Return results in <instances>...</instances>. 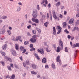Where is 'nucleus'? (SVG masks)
<instances>
[{"instance_id": "obj_1", "label": "nucleus", "mask_w": 79, "mask_h": 79, "mask_svg": "<svg viewBox=\"0 0 79 79\" xmlns=\"http://www.w3.org/2000/svg\"><path fill=\"white\" fill-rule=\"evenodd\" d=\"M59 42L60 46V47L61 48H60L59 46L57 48V49L56 50V52H60L61 48L63 49V42L61 41V40H60L59 41Z\"/></svg>"}, {"instance_id": "obj_2", "label": "nucleus", "mask_w": 79, "mask_h": 79, "mask_svg": "<svg viewBox=\"0 0 79 79\" xmlns=\"http://www.w3.org/2000/svg\"><path fill=\"white\" fill-rule=\"evenodd\" d=\"M12 40L16 42V41H18L19 40L20 42H22V40H21V37L20 36H17L16 37V39L15 38V37H13V38L12 39Z\"/></svg>"}, {"instance_id": "obj_3", "label": "nucleus", "mask_w": 79, "mask_h": 79, "mask_svg": "<svg viewBox=\"0 0 79 79\" xmlns=\"http://www.w3.org/2000/svg\"><path fill=\"white\" fill-rule=\"evenodd\" d=\"M34 18H37L38 15L37 13V10H34L32 14Z\"/></svg>"}, {"instance_id": "obj_4", "label": "nucleus", "mask_w": 79, "mask_h": 79, "mask_svg": "<svg viewBox=\"0 0 79 79\" xmlns=\"http://www.w3.org/2000/svg\"><path fill=\"white\" fill-rule=\"evenodd\" d=\"M56 29H58V32L57 33V34H59L61 32V30L62 28L61 27L57 26L56 27Z\"/></svg>"}, {"instance_id": "obj_5", "label": "nucleus", "mask_w": 79, "mask_h": 79, "mask_svg": "<svg viewBox=\"0 0 79 79\" xmlns=\"http://www.w3.org/2000/svg\"><path fill=\"white\" fill-rule=\"evenodd\" d=\"M10 52L13 56H16V51H15L13 49H11L10 50Z\"/></svg>"}, {"instance_id": "obj_6", "label": "nucleus", "mask_w": 79, "mask_h": 79, "mask_svg": "<svg viewBox=\"0 0 79 79\" xmlns=\"http://www.w3.org/2000/svg\"><path fill=\"white\" fill-rule=\"evenodd\" d=\"M31 20L33 22H35V23H39V21L37 19H35L34 18H32Z\"/></svg>"}, {"instance_id": "obj_7", "label": "nucleus", "mask_w": 79, "mask_h": 79, "mask_svg": "<svg viewBox=\"0 0 79 79\" xmlns=\"http://www.w3.org/2000/svg\"><path fill=\"white\" fill-rule=\"evenodd\" d=\"M56 61L57 62H59V63L61 64V60H60V56H58L56 58Z\"/></svg>"}, {"instance_id": "obj_8", "label": "nucleus", "mask_w": 79, "mask_h": 79, "mask_svg": "<svg viewBox=\"0 0 79 79\" xmlns=\"http://www.w3.org/2000/svg\"><path fill=\"white\" fill-rule=\"evenodd\" d=\"M37 51L39 53H40L42 55H44V52L43 51V49H41V50L38 49Z\"/></svg>"}, {"instance_id": "obj_9", "label": "nucleus", "mask_w": 79, "mask_h": 79, "mask_svg": "<svg viewBox=\"0 0 79 79\" xmlns=\"http://www.w3.org/2000/svg\"><path fill=\"white\" fill-rule=\"evenodd\" d=\"M53 16L55 19H57V21H60V17H57L56 15H53Z\"/></svg>"}, {"instance_id": "obj_10", "label": "nucleus", "mask_w": 79, "mask_h": 79, "mask_svg": "<svg viewBox=\"0 0 79 79\" xmlns=\"http://www.w3.org/2000/svg\"><path fill=\"white\" fill-rule=\"evenodd\" d=\"M30 41L32 42V43H35L36 42V40L35 38H31L30 39Z\"/></svg>"}, {"instance_id": "obj_11", "label": "nucleus", "mask_w": 79, "mask_h": 79, "mask_svg": "<svg viewBox=\"0 0 79 79\" xmlns=\"http://www.w3.org/2000/svg\"><path fill=\"white\" fill-rule=\"evenodd\" d=\"M42 62L43 63H47V58L44 57L42 60Z\"/></svg>"}, {"instance_id": "obj_12", "label": "nucleus", "mask_w": 79, "mask_h": 79, "mask_svg": "<svg viewBox=\"0 0 79 79\" xmlns=\"http://www.w3.org/2000/svg\"><path fill=\"white\" fill-rule=\"evenodd\" d=\"M7 44H6L2 46V48L3 49V50H5L6 49V48H7Z\"/></svg>"}, {"instance_id": "obj_13", "label": "nucleus", "mask_w": 79, "mask_h": 79, "mask_svg": "<svg viewBox=\"0 0 79 79\" xmlns=\"http://www.w3.org/2000/svg\"><path fill=\"white\" fill-rule=\"evenodd\" d=\"M53 34H54V35H55L56 34V28H55V27H54L53 28Z\"/></svg>"}, {"instance_id": "obj_14", "label": "nucleus", "mask_w": 79, "mask_h": 79, "mask_svg": "<svg viewBox=\"0 0 79 79\" xmlns=\"http://www.w3.org/2000/svg\"><path fill=\"white\" fill-rule=\"evenodd\" d=\"M73 21H74V19H71L69 20V24H73Z\"/></svg>"}, {"instance_id": "obj_15", "label": "nucleus", "mask_w": 79, "mask_h": 79, "mask_svg": "<svg viewBox=\"0 0 79 79\" xmlns=\"http://www.w3.org/2000/svg\"><path fill=\"white\" fill-rule=\"evenodd\" d=\"M31 66L32 68L33 69H35L37 68V66L35 65L34 64H32Z\"/></svg>"}, {"instance_id": "obj_16", "label": "nucleus", "mask_w": 79, "mask_h": 79, "mask_svg": "<svg viewBox=\"0 0 79 79\" xmlns=\"http://www.w3.org/2000/svg\"><path fill=\"white\" fill-rule=\"evenodd\" d=\"M5 32V29H3L2 30H1L0 33V34H4Z\"/></svg>"}, {"instance_id": "obj_17", "label": "nucleus", "mask_w": 79, "mask_h": 79, "mask_svg": "<svg viewBox=\"0 0 79 79\" xmlns=\"http://www.w3.org/2000/svg\"><path fill=\"white\" fill-rule=\"evenodd\" d=\"M66 22H65L63 23V28H65V27H66Z\"/></svg>"}, {"instance_id": "obj_18", "label": "nucleus", "mask_w": 79, "mask_h": 79, "mask_svg": "<svg viewBox=\"0 0 79 79\" xmlns=\"http://www.w3.org/2000/svg\"><path fill=\"white\" fill-rule=\"evenodd\" d=\"M15 48L17 50H19V45H18V44H16L15 45Z\"/></svg>"}, {"instance_id": "obj_19", "label": "nucleus", "mask_w": 79, "mask_h": 79, "mask_svg": "<svg viewBox=\"0 0 79 79\" xmlns=\"http://www.w3.org/2000/svg\"><path fill=\"white\" fill-rule=\"evenodd\" d=\"M35 56H36V58L38 60H40V58L38 56V55H37V54H35Z\"/></svg>"}, {"instance_id": "obj_20", "label": "nucleus", "mask_w": 79, "mask_h": 79, "mask_svg": "<svg viewBox=\"0 0 79 79\" xmlns=\"http://www.w3.org/2000/svg\"><path fill=\"white\" fill-rule=\"evenodd\" d=\"M15 78V75L12 74L10 77V79H14Z\"/></svg>"}, {"instance_id": "obj_21", "label": "nucleus", "mask_w": 79, "mask_h": 79, "mask_svg": "<svg viewBox=\"0 0 79 79\" xmlns=\"http://www.w3.org/2000/svg\"><path fill=\"white\" fill-rule=\"evenodd\" d=\"M1 53L2 56H5V55H6V54H5V52H3L2 51H1Z\"/></svg>"}, {"instance_id": "obj_22", "label": "nucleus", "mask_w": 79, "mask_h": 79, "mask_svg": "<svg viewBox=\"0 0 79 79\" xmlns=\"http://www.w3.org/2000/svg\"><path fill=\"white\" fill-rule=\"evenodd\" d=\"M11 68V67L9 66H7V68L8 70H9V71H11L12 70Z\"/></svg>"}, {"instance_id": "obj_23", "label": "nucleus", "mask_w": 79, "mask_h": 79, "mask_svg": "<svg viewBox=\"0 0 79 79\" xmlns=\"http://www.w3.org/2000/svg\"><path fill=\"white\" fill-rule=\"evenodd\" d=\"M60 4H61L60 2H59L56 4V6H59V5H60Z\"/></svg>"}, {"instance_id": "obj_24", "label": "nucleus", "mask_w": 79, "mask_h": 79, "mask_svg": "<svg viewBox=\"0 0 79 79\" xmlns=\"http://www.w3.org/2000/svg\"><path fill=\"white\" fill-rule=\"evenodd\" d=\"M46 50L47 51V52H50L51 51L50 49H49V48H46Z\"/></svg>"}, {"instance_id": "obj_25", "label": "nucleus", "mask_w": 79, "mask_h": 79, "mask_svg": "<svg viewBox=\"0 0 79 79\" xmlns=\"http://www.w3.org/2000/svg\"><path fill=\"white\" fill-rule=\"evenodd\" d=\"M0 63L2 64V66H5V62L2 61H0Z\"/></svg>"}, {"instance_id": "obj_26", "label": "nucleus", "mask_w": 79, "mask_h": 79, "mask_svg": "<svg viewBox=\"0 0 79 79\" xmlns=\"http://www.w3.org/2000/svg\"><path fill=\"white\" fill-rule=\"evenodd\" d=\"M36 30L37 31H38L39 33H40L41 32V30L39 28H37Z\"/></svg>"}, {"instance_id": "obj_27", "label": "nucleus", "mask_w": 79, "mask_h": 79, "mask_svg": "<svg viewBox=\"0 0 79 79\" xmlns=\"http://www.w3.org/2000/svg\"><path fill=\"white\" fill-rule=\"evenodd\" d=\"M44 26L45 27H47L48 26V22H46L44 23Z\"/></svg>"}, {"instance_id": "obj_28", "label": "nucleus", "mask_w": 79, "mask_h": 79, "mask_svg": "<svg viewBox=\"0 0 79 79\" xmlns=\"http://www.w3.org/2000/svg\"><path fill=\"white\" fill-rule=\"evenodd\" d=\"M31 73L32 74H37V73L35 72L34 71H32L31 72Z\"/></svg>"}, {"instance_id": "obj_29", "label": "nucleus", "mask_w": 79, "mask_h": 79, "mask_svg": "<svg viewBox=\"0 0 79 79\" xmlns=\"http://www.w3.org/2000/svg\"><path fill=\"white\" fill-rule=\"evenodd\" d=\"M32 32L33 34H36V31L35 30H33L32 31Z\"/></svg>"}, {"instance_id": "obj_30", "label": "nucleus", "mask_w": 79, "mask_h": 79, "mask_svg": "<svg viewBox=\"0 0 79 79\" xmlns=\"http://www.w3.org/2000/svg\"><path fill=\"white\" fill-rule=\"evenodd\" d=\"M77 13L78 14H77L76 15V16L77 18H79V10L77 12Z\"/></svg>"}, {"instance_id": "obj_31", "label": "nucleus", "mask_w": 79, "mask_h": 79, "mask_svg": "<svg viewBox=\"0 0 79 79\" xmlns=\"http://www.w3.org/2000/svg\"><path fill=\"white\" fill-rule=\"evenodd\" d=\"M29 44V42H28L27 41H26L24 43V44L25 45H27V44Z\"/></svg>"}, {"instance_id": "obj_32", "label": "nucleus", "mask_w": 79, "mask_h": 79, "mask_svg": "<svg viewBox=\"0 0 79 79\" xmlns=\"http://www.w3.org/2000/svg\"><path fill=\"white\" fill-rule=\"evenodd\" d=\"M52 66L53 69H55V68H56L55 67V64H52Z\"/></svg>"}, {"instance_id": "obj_33", "label": "nucleus", "mask_w": 79, "mask_h": 79, "mask_svg": "<svg viewBox=\"0 0 79 79\" xmlns=\"http://www.w3.org/2000/svg\"><path fill=\"white\" fill-rule=\"evenodd\" d=\"M26 63L27 64H29V60H27L26 61Z\"/></svg>"}, {"instance_id": "obj_34", "label": "nucleus", "mask_w": 79, "mask_h": 79, "mask_svg": "<svg viewBox=\"0 0 79 79\" xmlns=\"http://www.w3.org/2000/svg\"><path fill=\"white\" fill-rule=\"evenodd\" d=\"M76 25H79V20H77V22H76Z\"/></svg>"}, {"instance_id": "obj_35", "label": "nucleus", "mask_w": 79, "mask_h": 79, "mask_svg": "<svg viewBox=\"0 0 79 79\" xmlns=\"http://www.w3.org/2000/svg\"><path fill=\"white\" fill-rule=\"evenodd\" d=\"M45 68L47 69H48V68H49V67H48V65L47 64H46L45 65Z\"/></svg>"}, {"instance_id": "obj_36", "label": "nucleus", "mask_w": 79, "mask_h": 79, "mask_svg": "<svg viewBox=\"0 0 79 79\" xmlns=\"http://www.w3.org/2000/svg\"><path fill=\"white\" fill-rule=\"evenodd\" d=\"M65 52H68V48L66 47L65 48Z\"/></svg>"}, {"instance_id": "obj_37", "label": "nucleus", "mask_w": 79, "mask_h": 79, "mask_svg": "<svg viewBox=\"0 0 79 79\" xmlns=\"http://www.w3.org/2000/svg\"><path fill=\"white\" fill-rule=\"evenodd\" d=\"M7 32L8 33V34L9 35H10V34H11V31H10L8 30Z\"/></svg>"}, {"instance_id": "obj_38", "label": "nucleus", "mask_w": 79, "mask_h": 79, "mask_svg": "<svg viewBox=\"0 0 79 79\" xmlns=\"http://www.w3.org/2000/svg\"><path fill=\"white\" fill-rule=\"evenodd\" d=\"M64 31L65 32H66L67 33V34H69V31L67 30V29H65Z\"/></svg>"}, {"instance_id": "obj_39", "label": "nucleus", "mask_w": 79, "mask_h": 79, "mask_svg": "<svg viewBox=\"0 0 79 79\" xmlns=\"http://www.w3.org/2000/svg\"><path fill=\"white\" fill-rule=\"evenodd\" d=\"M9 61H10V62H12V60H11V59L10 58H8V59H7Z\"/></svg>"}, {"instance_id": "obj_40", "label": "nucleus", "mask_w": 79, "mask_h": 79, "mask_svg": "<svg viewBox=\"0 0 79 79\" xmlns=\"http://www.w3.org/2000/svg\"><path fill=\"white\" fill-rule=\"evenodd\" d=\"M20 49L21 50H23V49H24V48L22 46H21L20 47Z\"/></svg>"}, {"instance_id": "obj_41", "label": "nucleus", "mask_w": 79, "mask_h": 79, "mask_svg": "<svg viewBox=\"0 0 79 79\" xmlns=\"http://www.w3.org/2000/svg\"><path fill=\"white\" fill-rule=\"evenodd\" d=\"M33 47L34 46H33V44H30V48H33Z\"/></svg>"}, {"instance_id": "obj_42", "label": "nucleus", "mask_w": 79, "mask_h": 79, "mask_svg": "<svg viewBox=\"0 0 79 79\" xmlns=\"http://www.w3.org/2000/svg\"><path fill=\"white\" fill-rule=\"evenodd\" d=\"M63 17V15L61 14H60L59 15V18L61 19Z\"/></svg>"}, {"instance_id": "obj_43", "label": "nucleus", "mask_w": 79, "mask_h": 79, "mask_svg": "<svg viewBox=\"0 0 79 79\" xmlns=\"http://www.w3.org/2000/svg\"><path fill=\"white\" fill-rule=\"evenodd\" d=\"M31 27V25H30L29 26H27V29H30Z\"/></svg>"}, {"instance_id": "obj_44", "label": "nucleus", "mask_w": 79, "mask_h": 79, "mask_svg": "<svg viewBox=\"0 0 79 79\" xmlns=\"http://www.w3.org/2000/svg\"><path fill=\"white\" fill-rule=\"evenodd\" d=\"M44 1V2H45V4H46V5H47V4H48V1H47V0H45Z\"/></svg>"}, {"instance_id": "obj_45", "label": "nucleus", "mask_w": 79, "mask_h": 79, "mask_svg": "<svg viewBox=\"0 0 79 79\" xmlns=\"http://www.w3.org/2000/svg\"><path fill=\"white\" fill-rule=\"evenodd\" d=\"M74 39V36H72L71 37V40H73Z\"/></svg>"}, {"instance_id": "obj_46", "label": "nucleus", "mask_w": 79, "mask_h": 79, "mask_svg": "<svg viewBox=\"0 0 79 79\" xmlns=\"http://www.w3.org/2000/svg\"><path fill=\"white\" fill-rule=\"evenodd\" d=\"M32 37L34 38H36V37H37V35H34Z\"/></svg>"}, {"instance_id": "obj_47", "label": "nucleus", "mask_w": 79, "mask_h": 79, "mask_svg": "<svg viewBox=\"0 0 79 79\" xmlns=\"http://www.w3.org/2000/svg\"><path fill=\"white\" fill-rule=\"evenodd\" d=\"M47 18L48 19L49 18V16L48 15V13H47Z\"/></svg>"}, {"instance_id": "obj_48", "label": "nucleus", "mask_w": 79, "mask_h": 79, "mask_svg": "<svg viewBox=\"0 0 79 79\" xmlns=\"http://www.w3.org/2000/svg\"><path fill=\"white\" fill-rule=\"evenodd\" d=\"M11 68H13V64H10V66Z\"/></svg>"}, {"instance_id": "obj_49", "label": "nucleus", "mask_w": 79, "mask_h": 79, "mask_svg": "<svg viewBox=\"0 0 79 79\" xmlns=\"http://www.w3.org/2000/svg\"><path fill=\"white\" fill-rule=\"evenodd\" d=\"M7 18L6 16H4L2 17V19H6Z\"/></svg>"}, {"instance_id": "obj_50", "label": "nucleus", "mask_w": 79, "mask_h": 79, "mask_svg": "<svg viewBox=\"0 0 79 79\" xmlns=\"http://www.w3.org/2000/svg\"><path fill=\"white\" fill-rule=\"evenodd\" d=\"M20 10H21V8H20V7H19L17 10V11H20Z\"/></svg>"}, {"instance_id": "obj_51", "label": "nucleus", "mask_w": 79, "mask_h": 79, "mask_svg": "<svg viewBox=\"0 0 79 79\" xmlns=\"http://www.w3.org/2000/svg\"><path fill=\"white\" fill-rule=\"evenodd\" d=\"M31 24L33 26H37V24H36V23H31Z\"/></svg>"}, {"instance_id": "obj_52", "label": "nucleus", "mask_w": 79, "mask_h": 79, "mask_svg": "<svg viewBox=\"0 0 79 79\" xmlns=\"http://www.w3.org/2000/svg\"><path fill=\"white\" fill-rule=\"evenodd\" d=\"M19 58H20V60H21V61H23V57H22V56H21V57H19Z\"/></svg>"}, {"instance_id": "obj_53", "label": "nucleus", "mask_w": 79, "mask_h": 79, "mask_svg": "<svg viewBox=\"0 0 79 79\" xmlns=\"http://www.w3.org/2000/svg\"><path fill=\"white\" fill-rule=\"evenodd\" d=\"M71 37V36L70 35H68V39H70Z\"/></svg>"}, {"instance_id": "obj_54", "label": "nucleus", "mask_w": 79, "mask_h": 79, "mask_svg": "<svg viewBox=\"0 0 79 79\" xmlns=\"http://www.w3.org/2000/svg\"><path fill=\"white\" fill-rule=\"evenodd\" d=\"M26 52V49H24L23 52H22V53H24Z\"/></svg>"}, {"instance_id": "obj_55", "label": "nucleus", "mask_w": 79, "mask_h": 79, "mask_svg": "<svg viewBox=\"0 0 79 79\" xmlns=\"http://www.w3.org/2000/svg\"><path fill=\"white\" fill-rule=\"evenodd\" d=\"M77 47V46L76 45V44H74L73 45V48H75V47Z\"/></svg>"}, {"instance_id": "obj_56", "label": "nucleus", "mask_w": 79, "mask_h": 79, "mask_svg": "<svg viewBox=\"0 0 79 79\" xmlns=\"http://www.w3.org/2000/svg\"><path fill=\"white\" fill-rule=\"evenodd\" d=\"M27 35L28 36H31V34L29 33V32H28L27 33Z\"/></svg>"}, {"instance_id": "obj_57", "label": "nucleus", "mask_w": 79, "mask_h": 79, "mask_svg": "<svg viewBox=\"0 0 79 79\" xmlns=\"http://www.w3.org/2000/svg\"><path fill=\"white\" fill-rule=\"evenodd\" d=\"M5 59H6V60H8L9 58H8V57H7L6 56H5Z\"/></svg>"}, {"instance_id": "obj_58", "label": "nucleus", "mask_w": 79, "mask_h": 79, "mask_svg": "<svg viewBox=\"0 0 79 79\" xmlns=\"http://www.w3.org/2000/svg\"><path fill=\"white\" fill-rule=\"evenodd\" d=\"M50 19H51V21H52V16L51 14V15H50Z\"/></svg>"}, {"instance_id": "obj_59", "label": "nucleus", "mask_w": 79, "mask_h": 79, "mask_svg": "<svg viewBox=\"0 0 79 79\" xmlns=\"http://www.w3.org/2000/svg\"><path fill=\"white\" fill-rule=\"evenodd\" d=\"M76 45H77V47H79V44L77 43L76 44Z\"/></svg>"}, {"instance_id": "obj_60", "label": "nucleus", "mask_w": 79, "mask_h": 79, "mask_svg": "<svg viewBox=\"0 0 79 79\" xmlns=\"http://www.w3.org/2000/svg\"><path fill=\"white\" fill-rule=\"evenodd\" d=\"M9 29H10V30H12V28L11 27H9Z\"/></svg>"}, {"instance_id": "obj_61", "label": "nucleus", "mask_w": 79, "mask_h": 79, "mask_svg": "<svg viewBox=\"0 0 79 79\" xmlns=\"http://www.w3.org/2000/svg\"><path fill=\"white\" fill-rule=\"evenodd\" d=\"M66 13H67L66 11H64V15H66Z\"/></svg>"}, {"instance_id": "obj_62", "label": "nucleus", "mask_w": 79, "mask_h": 79, "mask_svg": "<svg viewBox=\"0 0 79 79\" xmlns=\"http://www.w3.org/2000/svg\"><path fill=\"white\" fill-rule=\"evenodd\" d=\"M23 65L24 67H26V65L24 63H23Z\"/></svg>"}, {"instance_id": "obj_63", "label": "nucleus", "mask_w": 79, "mask_h": 79, "mask_svg": "<svg viewBox=\"0 0 79 79\" xmlns=\"http://www.w3.org/2000/svg\"><path fill=\"white\" fill-rule=\"evenodd\" d=\"M48 6H49V8H50L51 6V5L50 4H49L48 5Z\"/></svg>"}, {"instance_id": "obj_64", "label": "nucleus", "mask_w": 79, "mask_h": 79, "mask_svg": "<svg viewBox=\"0 0 79 79\" xmlns=\"http://www.w3.org/2000/svg\"><path fill=\"white\" fill-rule=\"evenodd\" d=\"M76 30V27H74V28L73 30V31H74Z\"/></svg>"}]
</instances>
